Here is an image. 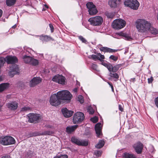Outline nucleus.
Here are the masks:
<instances>
[{
  "label": "nucleus",
  "instance_id": "nucleus-1",
  "mask_svg": "<svg viewBox=\"0 0 158 158\" xmlns=\"http://www.w3.org/2000/svg\"><path fill=\"white\" fill-rule=\"evenodd\" d=\"M136 27L138 31L142 33H146L148 31L151 23L143 19H138L136 22Z\"/></svg>",
  "mask_w": 158,
  "mask_h": 158
},
{
  "label": "nucleus",
  "instance_id": "nucleus-2",
  "mask_svg": "<svg viewBox=\"0 0 158 158\" xmlns=\"http://www.w3.org/2000/svg\"><path fill=\"white\" fill-rule=\"evenodd\" d=\"M57 94L61 101L64 100L68 102H70L73 97L72 95L67 90L60 91L57 92Z\"/></svg>",
  "mask_w": 158,
  "mask_h": 158
},
{
  "label": "nucleus",
  "instance_id": "nucleus-3",
  "mask_svg": "<svg viewBox=\"0 0 158 158\" xmlns=\"http://www.w3.org/2000/svg\"><path fill=\"white\" fill-rule=\"evenodd\" d=\"M15 141L14 138L11 136L0 137V144L3 145H9L15 143Z\"/></svg>",
  "mask_w": 158,
  "mask_h": 158
},
{
  "label": "nucleus",
  "instance_id": "nucleus-4",
  "mask_svg": "<svg viewBox=\"0 0 158 158\" xmlns=\"http://www.w3.org/2000/svg\"><path fill=\"white\" fill-rule=\"evenodd\" d=\"M126 25V22L122 19H117L112 23V27L114 29L119 30L123 28Z\"/></svg>",
  "mask_w": 158,
  "mask_h": 158
},
{
  "label": "nucleus",
  "instance_id": "nucleus-5",
  "mask_svg": "<svg viewBox=\"0 0 158 158\" xmlns=\"http://www.w3.org/2000/svg\"><path fill=\"white\" fill-rule=\"evenodd\" d=\"M88 21L92 26L98 27L102 24L103 22V19L101 16H96L89 19Z\"/></svg>",
  "mask_w": 158,
  "mask_h": 158
},
{
  "label": "nucleus",
  "instance_id": "nucleus-6",
  "mask_svg": "<svg viewBox=\"0 0 158 158\" xmlns=\"http://www.w3.org/2000/svg\"><path fill=\"white\" fill-rule=\"evenodd\" d=\"M50 103L51 105L56 106L60 104L61 102L60 99L57 93L52 95L50 98Z\"/></svg>",
  "mask_w": 158,
  "mask_h": 158
},
{
  "label": "nucleus",
  "instance_id": "nucleus-7",
  "mask_svg": "<svg viewBox=\"0 0 158 158\" xmlns=\"http://www.w3.org/2000/svg\"><path fill=\"white\" fill-rule=\"evenodd\" d=\"M28 121L30 123H36L38 122L41 118L40 114L35 113H31L27 115Z\"/></svg>",
  "mask_w": 158,
  "mask_h": 158
},
{
  "label": "nucleus",
  "instance_id": "nucleus-8",
  "mask_svg": "<svg viewBox=\"0 0 158 158\" xmlns=\"http://www.w3.org/2000/svg\"><path fill=\"white\" fill-rule=\"evenodd\" d=\"M124 5L134 10H137L139 6V3L137 0H126Z\"/></svg>",
  "mask_w": 158,
  "mask_h": 158
},
{
  "label": "nucleus",
  "instance_id": "nucleus-9",
  "mask_svg": "<svg viewBox=\"0 0 158 158\" xmlns=\"http://www.w3.org/2000/svg\"><path fill=\"white\" fill-rule=\"evenodd\" d=\"M85 118L84 114L78 112L75 113L73 115V122L74 124L82 122Z\"/></svg>",
  "mask_w": 158,
  "mask_h": 158
},
{
  "label": "nucleus",
  "instance_id": "nucleus-10",
  "mask_svg": "<svg viewBox=\"0 0 158 158\" xmlns=\"http://www.w3.org/2000/svg\"><path fill=\"white\" fill-rule=\"evenodd\" d=\"M86 6L88 9L89 14L90 15H96L98 12L95 5L92 2H89L86 4Z\"/></svg>",
  "mask_w": 158,
  "mask_h": 158
},
{
  "label": "nucleus",
  "instance_id": "nucleus-11",
  "mask_svg": "<svg viewBox=\"0 0 158 158\" xmlns=\"http://www.w3.org/2000/svg\"><path fill=\"white\" fill-rule=\"evenodd\" d=\"M10 71L9 72V75L11 77H12L13 76L19 72V68L18 65L15 64H12L10 67Z\"/></svg>",
  "mask_w": 158,
  "mask_h": 158
},
{
  "label": "nucleus",
  "instance_id": "nucleus-12",
  "mask_svg": "<svg viewBox=\"0 0 158 158\" xmlns=\"http://www.w3.org/2000/svg\"><path fill=\"white\" fill-rule=\"evenodd\" d=\"M65 78L62 75H57L54 76L52 80L59 84L64 85L65 83Z\"/></svg>",
  "mask_w": 158,
  "mask_h": 158
},
{
  "label": "nucleus",
  "instance_id": "nucleus-13",
  "mask_svg": "<svg viewBox=\"0 0 158 158\" xmlns=\"http://www.w3.org/2000/svg\"><path fill=\"white\" fill-rule=\"evenodd\" d=\"M71 140L73 143L79 145L86 146L88 144L87 141L79 139L74 137L72 138Z\"/></svg>",
  "mask_w": 158,
  "mask_h": 158
},
{
  "label": "nucleus",
  "instance_id": "nucleus-14",
  "mask_svg": "<svg viewBox=\"0 0 158 158\" xmlns=\"http://www.w3.org/2000/svg\"><path fill=\"white\" fill-rule=\"evenodd\" d=\"M133 147L137 154L141 153L143 148V145L141 143L139 142H137L135 143Z\"/></svg>",
  "mask_w": 158,
  "mask_h": 158
},
{
  "label": "nucleus",
  "instance_id": "nucleus-15",
  "mask_svg": "<svg viewBox=\"0 0 158 158\" xmlns=\"http://www.w3.org/2000/svg\"><path fill=\"white\" fill-rule=\"evenodd\" d=\"M6 61L8 64H13L18 62V59L15 56H7L6 57Z\"/></svg>",
  "mask_w": 158,
  "mask_h": 158
},
{
  "label": "nucleus",
  "instance_id": "nucleus-16",
  "mask_svg": "<svg viewBox=\"0 0 158 158\" xmlns=\"http://www.w3.org/2000/svg\"><path fill=\"white\" fill-rule=\"evenodd\" d=\"M120 2L121 0H109L108 5L111 7L115 8L119 6Z\"/></svg>",
  "mask_w": 158,
  "mask_h": 158
},
{
  "label": "nucleus",
  "instance_id": "nucleus-17",
  "mask_svg": "<svg viewBox=\"0 0 158 158\" xmlns=\"http://www.w3.org/2000/svg\"><path fill=\"white\" fill-rule=\"evenodd\" d=\"M61 111L64 116L66 118L70 117L73 113V111L68 110L66 108L62 109Z\"/></svg>",
  "mask_w": 158,
  "mask_h": 158
},
{
  "label": "nucleus",
  "instance_id": "nucleus-18",
  "mask_svg": "<svg viewBox=\"0 0 158 158\" xmlns=\"http://www.w3.org/2000/svg\"><path fill=\"white\" fill-rule=\"evenodd\" d=\"M41 81V79L40 77H34L30 82V86L31 87H34L40 83Z\"/></svg>",
  "mask_w": 158,
  "mask_h": 158
},
{
  "label": "nucleus",
  "instance_id": "nucleus-19",
  "mask_svg": "<svg viewBox=\"0 0 158 158\" xmlns=\"http://www.w3.org/2000/svg\"><path fill=\"white\" fill-rule=\"evenodd\" d=\"M18 106L17 103L15 102L8 103L7 105L8 108L12 110H16L18 107Z\"/></svg>",
  "mask_w": 158,
  "mask_h": 158
},
{
  "label": "nucleus",
  "instance_id": "nucleus-20",
  "mask_svg": "<svg viewBox=\"0 0 158 158\" xmlns=\"http://www.w3.org/2000/svg\"><path fill=\"white\" fill-rule=\"evenodd\" d=\"M102 124L100 123H97L95 126V129L97 136L99 137L101 132Z\"/></svg>",
  "mask_w": 158,
  "mask_h": 158
},
{
  "label": "nucleus",
  "instance_id": "nucleus-21",
  "mask_svg": "<svg viewBox=\"0 0 158 158\" xmlns=\"http://www.w3.org/2000/svg\"><path fill=\"white\" fill-rule=\"evenodd\" d=\"M100 51L105 52H114L118 51V50H115L107 47H102L100 48Z\"/></svg>",
  "mask_w": 158,
  "mask_h": 158
},
{
  "label": "nucleus",
  "instance_id": "nucleus-22",
  "mask_svg": "<svg viewBox=\"0 0 158 158\" xmlns=\"http://www.w3.org/2000/svg\"><path fill=\"white\" fill-rule=\"evenodd\" d=\"M53 134V132L52 131H47L41 133H34L33 134V136H36L40 135H51Z\"/></svg>",
  "mask_w": 158,
  "mask_h": 158
},
{
  "label": "nucleus",
  "instance_id": "nucleus-23",
  "mask_svg": "<svg viewBox=\"0 0 158 158\" xmlns=\"http://www.w3.org/2000/svg\"><path fill=\"white\" fill-rule=\"evenodd\" d=\"M121 66V64H118L113 67L112 64H111V67H110V69H109V71L113 72H115L118 70Z\"/></svg>",
  "mask_w": 158,
  "mask_h": 158
},
{
  "label": "nucleus",
  "instance_id": "nucleus-24",
  "mask_svg": "<svg viewBox=\"0 0 158 158\" xmlns=\"http://www.w3.org/2000/svg\"><path fill=\"white\" fill-rule=\"evenodd\" d=\"M22 58L25 63L30 64L31 59V57L26 55H23Z\"/></svg>",
  "mask_w": 158,
  "mask_h": 158
},
{
  "label": "nucleus",
  "instance_id": "nucleus-25",
  "mask_svg": "<svg viewBox=\"0 0 158 158\" xmlns=\"http://www.w3.org/2000/svg\"><path fill=\"white\" fill-rule=\"evenodd\" d=\"M77 127L78 125H77L68 127L66 128V131L68 133H71L74 131L77 128Z\"/></svg>",
  "mask_w": 158,
  "mask_h": 158
},
{
  "label": "nucleus",
  "instance_id": "nucleus-26",
  "mask_svg": "<svg viewBox=\"0 0 158 158\" xmlns=\"http://www.w3.org/2000/svg\"><path fill=\"white\" fill-rule=\"evenodd\" d=\"M9 86L8 83H3L0 84V92H2L7 89Z\"/></svg>",
  "mask_w": 158,
  "mask_h": 158
},
{
  "label": "nucleus",
  "instance_id": "nucleus-27",
  "mask_svg": "<svg viewBox=\"0 0 158 158\" xmlns=\"http://www.w3.org/2000/svg\"><path fill=\"white\" fill-rule=\"evenodd\" d=\"M40 39L44 42L49 41L52 39V38L47 35H42L40 37Z\"/></svg>",
  "mask_w": 158,
  "mask_h": 158
},
{
  "label": "nucleus",
  "instance_id": "nucleus-28",
  "mask_svg": "<svg viewBox=\"0 0 158 158\" xmlns=\"http://www.w3.org/2000/svg\"><path fill=\"white\" fill-rule=\"evenodd\" d=\"M150 32L153 35H156L158 33L157 30L152 27L151 24H150V27L148 29V31L147 32Z\"/></svg>",
  "mask_w": 158,
  "mask_h": 158
},
{
  "label": "nucleus",
  "instance_id": "nucleus-29",
  "mask_svg": "<svg viewBox=\"0 0 158 158\" xmlns=\"http://www.w3.org/2000/svg\"><path fill=\"white\" fill-rule=\"evenodd\" d=\"M109 76L115 79L114 80L116 81L119 78V76L118 74L115 72H111L110 73Z\"/></svg>",
  "mask_w": 158,
  "mask_h": 158
},
{
  "label": "nucleus",
  "instance_id": "nucleus-30",
  "mask_svg": "<svg viewBox=\"0 0 158 158\" xmlns=\"http://www.w3.org/2000/svg\"><path fill=\"white\" fill-rule=\"evenodd\" d=\"M119 35L124 37L126 40H130L131 39V37L129 36L128 34H126V33L121 32L119 33Z\"/></svg>",
  "mask_w": 158,
  "mask_h": 158
},
{
  "label": "nucleus",
  "instance_id": "nucleus-31",
  "mask_svg": "<svg viewBox=\"0 0 158 158\" xmlns=\"http://www.w3.org/2000/svg\"><path fill=\"white\" fill-rule=\"evenodd\" d=\"M16 0H6V3L8 6H11L14 5Z\"/></svg>",
  "mask_w": 158,
  "mask_h": 158
},
{
  "label": "nucleus",
  "instance_id": "nucleus-32",
  "mask_svg": "<svg viewBox=\"0 0 158 158\" xmlns=\"http://www.w3.org/2000/svg\"><path fill=\"white\" fill-rule=\"evenodd\" d=\"M104 144L105 142L103 140H100L98 144L95 146V147L98 148H100L104 146Z\"/></svg>",
  "mask_w": 158,
  "mask_h": 158
},
{
  "label": "nucleus",
  "instance_id": "nucleus-33",
  "mask_svg": "<svg viewBox=\"0 0 158 158\" xmlns=\"http://www.w3.org/2000/svg\"><path fill=\"white\" fill-rule=\"evenodd\" d=\"M39 61L38 60L31 57V59L30 64L33 65H36L38 64Z\"/></svg>",
  "mask_w": 158,
  "mask_h": 158
},
{
  "label": "nucleus",
  "instance_id": "nucleus-34",
  "mask_svg": "<svg viewBox=\"0 0 158 158\" xmlns=\"http://www.w3.org/2000/svg\"><path fill=\"white\" fill-rule=\"evenodd\" d=\"M124 158H136V156L134 155L126 153L124 154Z\"/></svg>",
  "mask_w": 158,
  "mask_h": 158
},
{
  "label": "nucleus",
  "instance_id": "nucleus-35",
  "mask_svg": "<svg viewBox=\"0 0 158 158\" xmlns=\"http://www.w3.org/2000/svg\"><path fill=\"white\" fill-rule=\"evenodd\" d=\"M6 61V58H4L3 57L0 58V67H1L3 65L5 62Z\"/></svg>",
  "mask_w": 158,
  "mask_h": 158
},
{
  "label": "nucleus",
  "instance_id": "nucleus-36",
  "mask_svg": "<svg viewBox=\"0 0 158 158\" xmlns=\"http://www.w3.org/2000/svg\"><path fill=\"white\" fill-rule=\"evenodd\" d=\"M102 64L105 67H106L109 70L110 69V67H111V64H107L105 62H103L102 63Z\"/></svg>",
  "mask_w": 158,
  "mask_h": 158
},
{
  "label": "nucleus",
  "instance_id": "nucleus-37",
  "mask_svg": "<svg viewBox=\"0 0 158 158\" xmlns=\"http://www.w3.org/2000/svg\"><path fill=\"white\" fill-rule=\"evenodd\" d=\"M98 60H99L101 61L103 60L105 58L104 56L103 55H102L100 53H99L98 54Z\"/></svg>",
  "mask_w": 158,
  "mask_h": 158
},
{
  "label": "nucleus",
  "instance_id": "nucleus-38",
  "mask_svg": "<svg viewBox=\"0 0 158 158\" xmlns=\"http://www.w3.org/2000/svg\"><path fill=\"white\" fill-rule=\"evenodd\" d=\"M78 100L81 103H83L84 102V99L83 97L81 95H79L78 97Z\"/></svg>",
  "mask_w": 158,
  "mask_h": 158
},
{
  "label": "nucleus",
  "instance_id": "nucleus-39",
  "mask_svg": "<svg viewBox=\"0 0 158 158\" xmlns=\"http://www.w3.org/2000/svg\"><path fill=\"white\" fill-rule=\"evenodd\" d=\"M89 58H92L94 60H98V56H97L94 55H89Z\"/></svg>",
  "mask_w": 158,
  "mask_h": 158
},
{
  "label": "nucleus",
  "instance_id": "nucleus-40",
  "mask_svg": "<svg viewBox=\"0 0 158 158\" xmlns=\"http://www.w3.org/2000/svg\"><path fill=\"white\" fill-rule=\"evenodd\" d=\"M90 120L93 123H95L98 121V118L96 116H95L93 118H91Z\"/></svg>",
  "mask_w": 158,
  "mask_h": 158
},
{
  "label": "nucleus",
  "instance_id": "nucleus-41",
  "mask_svg": "<svg viewBox=\"0 0 158 158\" xmlns=\"http://www.w3.org/2000/svg\"><path fill=\"white\" fill-rule=\"evenodd\" d=\"M110 59L112 60H113L116 61L118 59V57L115 56L114 55H111L109 57Z\"/></svg>",
  "mask_w": 158,
  "mask_h": 158
},
{
  "label": "nucleus",
  "instance_id": "nucleus-42",
  "mask_svg": "<svg viewBox=\"0 0 158 158\" xmlns=\"http://www.w3.org/2000/svg\"><path fill=\"white\" fill-rule=\"evenodd\" d=\"M91 68L92 69L98 71V67L97 65L95 64H92L91 65Z\"/></svg>",
  "mask_w": 158,
  "mask_h": 158
},
{
  "label": "nucleus",
  "instance_id": "nucleus-43",
  "mask_svg": "<svg viewBox=\"0 0 158 158\" xmlns=\"http://www.w3.org/2000/svg\"><path fill=\"white\" fill-rule=\"evenodd\" d=\"M88 111L90 114H93L94 113V110L91 107H89L88 110Z\"/></svg>",
  "mask_w": 158,
  "mask_h": 158
},
{
  "label": "nucleus",
  "instance_id": "nucleus-44",
  "mask_svg": "<svg viewBox=\"0 0 158 158\" xmlns=\"http://www.w3.org/2000/svg\"><path fill=\"white\" fill-rule=\"evenodd\" d=\"M79 38L83 43H86L87 42L86 40L82 36H79Z\"/></svg>",
  "mask_w": 158,
  "mask_h": 158
},
{
  "label": "nucleus",
  "instance_id": "nucleus-45",
  "mask_svg": "<svg viewBox=\"0 0 158 158\" xmlns=\"http://www.w3.org/2000/svg\"><path fill=\"white\" fill-rule=\"evenodd\" d=\"M68 157L67 155H62L60 156H55L53 158H68Z\"/></svg>",
  "mask_w": 158,
  "mask_h": 158
},
{
  "label": "nucleus",
  "instance_id": "nucleus-46",
  "mask_svg": "<svg viewBox=\"0 0 158 158\" xmlns=\"http://www.w3.org/2000/svg\"><path fill=\"white\" fill-rule=\"evenodd\" d=\"M106 16L108 18H112L114 16V15L112 13H108L106 14Z\"/></svg>",
  "mask_w": 158,
  "mask_h": 158
},
{
  "label": "nucleus",
  "instance_id": "nucleus-47",
  "mask_svg": "<svg viewBox=\"0 0 158 158\" xmlns=\"http://www.w3.org/2000/svg\"><path fill=\"white\" fill-rule=\"evenodd\" d=\"M30 108L28 107H24L22 108V111H26L30 110Z\"/></svg>",
  "mask_w": 158,
  "mask_h": 158
},
{
  "label": "nucleus",
  "instance_id": "nucleus-48",
  "mask_svg": "<svg viewBox=\"0 0 158 158\" xmlns=\"http://www.w3.org/2000/svg\"><path fill=\"white\" fill-rule=\"evenodd\" d=\"M155 103L156 106L158 108V97L155 99Z\"/></svg>",
  "mask_w": 158,
  "mask_h": 158
},
{
  "label": "nucleus",
  "instance_id": "nucleus-49",
  "mask_svg": "<svg viewBox=\"0 0 158 158\" xmlns=\"http://www.w3.org/2000/svg\"><path fill=\"white\" fill-rule=\"evenodd\" d=\"M153 81V78L152 77H151L150 78L148 79V83H151Z\"/></svg>",
  "mask_w": 158,
  "mask_h": 158
},
{
  "label": "nucleus",
  "instance_id": "nucleus-50",
  "mask_svg": "<svg viewBox=\"0 0 158 158\" xmlns=\"http://www.w3.org/2000/svg\"><path fill=\"white\" fill-rule=\"evenodd\" d=\"M107 83L108 84L110 85V86L111 87L112 91L113 92L114 91V87H113V86L112 84H111V83L109 82H107Z\"/></svg>",
  "mask_w": 158,
  "mask_h": 158
},
{
  "label": "nucleus",
  "instance_id": "nucleus-51",
  "mask_svg": "<svg viewBox=\"0 0 158 158\" xmlns=\"http://www.w3.org/2000/svg\"><path fill=\"white\" fill-rule=\"evenodd\" d=\"M49 26L50 27L51 29V31L52 32L53 31V29H54L53 26H52V24H49Z\"/></svg>",
  "mask_w": 158,
  "mask_h": 158
},
{
  "label": "nucleus",
  "instance_id": "nucleus-52",
  "mask_svg": "<svg viewBox=\"0 0 158 158\" xmlns=\"http://www.w3.org/2000/svg\"><path fill=\"white\" fill-rule=\"evenodd\" d=\"M96 155L97 156H100L101 154V152L100 151H97L96 152Z\"/></svg>",
  "mask_w": 158,
  "mask_h": 158
},
{
  "label": "nucleus",
  "instance_id": "nucleus-53",
  "mask_svg": "<svg viewBox=\"0 0 158 158\" xmlns=\"http://www.w3.org/2000/svg\"><path fill=\"white\" fill-rule=\"evenodd\" d=\"M27 52H28V53H31V52L33 51V50L31 49L30 48H27L26 50Z\"/></svg>",
  "mask_w": 158,
  "mask_h": 158
},
{
  "label": "nucleus",
  "instance_id": "nucleus-54",
  "mask_svg": "<svg viewBox=\"0 0 158 158\" xmlns=\"http://www.w3.org/2000/svg\"><path fill=\"white\" fill-rule=\"evenodd\" d=\"M119 109L121 111H122L123 110V109L120 105H119Z\"/></svg>",
  "mask_w": 158,
  "mask_h": 158
},
{
  "label": "nucleus",
  "instance_id": "nucleus-55",
  "mask_svg": "<svg viewBox=\"0 0 158 158\" xmlns=\"http://www.w3.org/2000/svg\"><path fill=\"white\" fill-rule=\"evenodd\" d=\"M77 88H75L73 89V91L75 93H76L77 92Z\"/></svg>",
  "mask_w": 158,
  "mask_h": 158
},
{
  "label": "nucleus",
  "instance_id": "nucleus-56",
  "mask_svg": "<svg viewBox=\"0 0 158 158\" xmlns=\"http://www.w3.org/2000/svg\"><path fill=\"white\" fill-rule=\"evenodd\" d=\"M2 10L0 9V18L1 16L2 15Z\"/></svg>",
  "mask_w": 158,
  "mask_h": 158
},
{
  "label": "nucleus",
  "instance_id": "nucleus-57",
  "mask_svg": "<svg viewBox=\"0 0 158 158\" xmlns=\"http://www.w3.org/2000/svg\"><path fill=\"white\" fill-rule=\"evenodd\" d=\"M3 80V78L2 76H0V81H2Z\"/></svg>",
  "mask_w": 158,
  "mask_h": 158
},
{
  "label": "nucleus",
  "instance_id": "nucleus-58",
  "mask_svg": "<svg viewBox=\"0 0 158 158\" xmlns=\"http://www.w3.org/2000/svg\"><path fill=\"white\" fill-rule=\"evenodd\" d=\"M16 27V25H15L13 26L12 27L13 28H15V27Z\"/></svg>",
  "mask_w": 158,
  "mask_h": 158
},
{
  "label": "nucleus",
  "instance_id": "nucleus-59",
  "mask_svg": "<svg viewBox=\"0 0 158 158\" xmlns=\"http://www.w3.org/2000/svg\"><path fill=\"white\" fill-rule=\"evenodd\" d=\"M45 6L46 8H48V6H47V5H45Z\"/></svg>",
  "mask_w": 158,
  "mask_h": 158
}]
</instances>
